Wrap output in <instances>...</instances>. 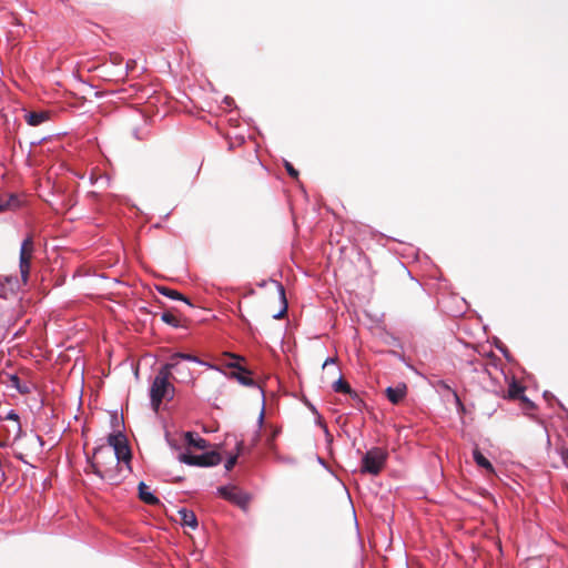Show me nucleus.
Here are the masks:
<instances>
[{
  "label": "nucleus",
  "mask_w": 568,
  "mask_h": 568,
  "mask_svg": "<svg viewBox=\"0 0 568 568\" xmlns=\"http://www.w3.org/2000/svg\"><path fill=\"white\" fill-rule=\"evenodd\" d=\"M184 439L187 443V445L193 446L197 449H205L209 446V443L204 438L196 436L192 432H186L184 434Z\"/></svg>",
  "instance_id": "nucleus-17"
},
{
  "label": "nucleus",
  "mask_w": 568,
  "mask_h": 568,
  "mask_svg": "<svg viewBox=\"0 0 568 568\" xmlns=\"http://www.w3.org/2000/svg\"><path fill=\"white\" fill-rule=\"evenodd\" d=\"M17 457H18L19 459L23 460V458H22V455H21V454L17 455Z\"/></svg>",
  "instance_id": "nucleus-37"
},
{
  "label": "nucleus",
  "mask_w": 568,
  "mask_h": 568,
  "mask_svg": "<svg viewBox=\"0 0 568 568\" xmlns=\"http://www.w3.org/2000/svg\"><path fill=\"white\" fill-rule=\"evenodd\" d=\"M264 419V413L262 412L261 415H260V423H262Z\"/></svg>",
  "instance_id": "nucleus-35"
},
{
  "label": "nucleus",
  "mask_w": 568,
  "mask_h": 568,
  "mask_svg": "<svg viewBox=\"0 0 568 568\" xmlns=\"http://www.w3.org/2000/svg\"><path fill=\"white\" fill-rule=\"evenodd\" d=\"M227 356L232 357V358H235V359H239L240 357L239 356H235L234 354H226Z\"/></svg>",
  "instance_id": "nucleus-34"
},
{
  "label": "nucleus",
  "mask_w": 568,
  "mask_h": 568,
  "mask_svg": "<svg viewBox=\"0 0 568 568\" xmlns=\"http://www.w3.org/2000/svg\"><path fill=\"white\" fill-rule=\"evenodd\" d=\"M21 206V201L16 194L0 197V212L13 211Z\"/></svg>",
  "instance_id": "nucleus-11"
},
{
  "label": "nucleus",
  "mask_w": 568,
  "mask_h": 568,
  "mask_svg": "<svg viewBox=\"0 0 568 568\" xmlns=\"http://www.w3.org/2000/svg\"><path fill=\"white\" fill-rule=\"evenodd\" d=\"M504 397L511 400H519L527 409H531L535 406L534 403L526 397L525 387L514 377L509 382L507 394L504 395Z\"/></svg>",
  "instance_id": "nucleus-8"
},
{
  "label": "nucleus",
  "mask_w": 568,
  "mask_h": 568,
  "mask_svg": "<svg viewBox=\"0 0 568 568\" xmlns=\"http://www.w3.org/2000/svg\"><path fill=\"white\" fill-rule=\"evenodd\" d=\"M1 420H6L9 423H20L19 415L14 410L8 412L4 416L0 415Z\"/></svg>",
  "instance_id": "nucleus-23"
},
{
  "label": "nucleus",
  "mask_w": 568,
  "mask_h": 568,
  "mask_svg": "<svg viewBox=\"0 0 568 568\" xmlns=\"http://www.w3.org/2000/svg\"><path fill=\"white\" fill-rule=\"evenodd\" d=\"M32 253L33 241L31 237H27L23 240L20 248V273L24 284H27L29 278Z\"/></svg>",
  "instance_id": "nucleus-7"
},
{
  "label": "nucleus",
  "mask_w": 568,
  "mask_h": 568,
  "mask_svg": "<svg viewBox=\"0 0 568 568\" xmlns=\"http://www.w3.org/2000/svg\"><path fill=\"white\" fill-rule=\"evenodd\" d=\"M180 520L183 526L195 529L197 527V519L194 511L189 510L186 508H182L179 510Z\"/></svg>",
  "instance_id": "nucleus-14"
},
{
  "label": "nucleus",
  "mask_w": 568,
  "mask_h": 568,
  "mask_svg": "<svg viewBox=\"0 0 568 568\" xmlns=\"http://www.w3.org/2000/svg\"><path fill=\"white\" fill-rule=\"evenodd\" d=\"M11 386L17 388L18 392L22 395L29 394L31 392V387L29 384H22L20 378L17 375H10Z\"/></svg>",
  "instance_id": "nucleus-19"
},
{
  "label": "nucleus",
  "mask_w": 568,
  "mask_h": 568,
  "mask_svg": "<svg viewBox=\"0 0 568 568\" xmlns=\"http://www.w3.org/2000/svg\"><path fill=\"white\" fill-rule=\"evenodd\" d=\"M452 393H453V395H454V398H455L456 404H457L460 408H463L464 406H463V403H462V400H460V398H459L458 394H457L455 390H452Z\"/></svg>",
  "instance_id": "nucleus-30"
},
{
  "label": "nucleus",
  "mask_w": 568,
  "mask_h": 568,
  "mask_svg": "<svg viewBox=\"0 0 568 568\" xmlns=\"http://www.w3.org/2000/svg\"><path fill=\"white\" fill-rule=\"evenodd\" d=\"M179 373H181L183 375V377L187 378L191 376V372L189 368H186L185 371L184 369H179V366L175 368Z\"/></svg>",
  "instance_id": "nucleus-29"
},
{
  "label": "nucleus",
  "mask_w": 568,
  "mask_h": 568,
  "mask_svg": "<svg viewBox=\"0 0 568 568\" xmlns=\"http://www.w3.org/2000/svg\"><path fill=\"white\" fill-rule=\"evenodd\" d=\"M179 460L191 466L210 467L219 465L222 456L217 452H207L202 455L181 454Z\"/></svg>",
  "instance_id": "nucleus-5"
},
{
  "label": "nucleus",
  "mask_w": 568,
  "mask_h": 568,
  "mask_svg": "<svg viewBox=\"0 0 568 568\" xmlns=\"http://www.w3.org/2000/svg\"><path fill=\"white\" fill-rule=\"evenodd\" d=\"M106 455L110 464L114 463V458L112 456V452L110 448L105 447V445H101L97 447L93 452V460L90 462V467L92 471L98 475L102 479L113 480L115 476L113 475V468L106 467V463H102L99 459V456Z\"/></svg>",
  "instance_id": "nucleus-4"
},
{
  "label": "nucleus",
  "mask_w": 568,
  "mask_h": 568,
  "mask_svg": "<svg viewBox=\"0 0 568 568\" xmlns=\"http://www.w3.org/2000/svg\"><path fill=\"white\" fill-rule=\"evenodd\" d=\"M562 462L565 466L568 468V450L562 453Z\"/></svg>",
  "instance_id": "nucleus-32"
},
{
  "label": "nucleus",
  "mask_w": 568,
  "mask_h": 568,
  "mask_svg": "<svg viewBox=\"0 0 568 568\" xmlns=\"http://www.w3.org/2000/svg\"><path fill=\"white\" fill-rule=\"evenodd\" d=\"M161 320L164 323H166L168 325H171L173 327L180 326V318L172 311H166V312L162 313Z\"/></svg>",
  "instance_id": "nucleus-20"
},
{
  "label": "nucleus",
  "mask_w": 568,
  "mask_h": 568,
  "mask_svg": "<svg viewBox=\"0 0 568 568\" xmlns=\"http://www.w3.org/2000/svg\"><path fill=\"white\" fill-rule=\"evenodd\" d=\"M99 459L102 462V463H106V467H112L113 468V473L115 471V467H114V464H110L106 455H103V456H99Z\"/></svg>",
  "instance_id": "nucleus-28"
},
{
  "label": "nucleus",
  "mask_w": 568,
  "mask_h": 568,
  "mask_svg": "<svg viewBox=\"0 0 568 568\" xmlns=\"http://www.w3.org/2000/svg\"><path fill=\"white\" fill-rule=\"evenodd\" d=\"M335 362H336V359H335V358H333V357H328V358L324 362V364H323V368H325V367H326V366H328L329 364H334Z\"/></svg>",
  "instance_id": "nucleus-31"
},
{
  "label": "nucleus",
  "mask_w": 568,
  "mask_h": 568,
  "mask_svg": "<svg viewBox=\"0 0 568 568\" xmlns=\"http://www.w3.org/2000/svg\"><path fill=\"white\" fill-rule=\"evenodd\" d=\"M349 396L353 402V407H355L356 409H362V407L364 406V402L359 398L358 394L356 392H353Z\"/></svg>",
  "instance_id": "nucleus-25"
},
{
  "label": "nucleus",
  "mask_w": 568,
  "mask_h": 568,
  "mask_svg": "<svg viewBox=\"0 0 568 568\" xmlns=\"http://www.w3.org/2000/svg\"><path fill=\"white\" fill-rule=\"evenodd\" d=\"M473 457H474V460L475 463L484 468L486 471L488 473H495V469L491 465V463L480 453V450L478 448H475L473 450Z\"/></svg>",
  "instance_id": "nucleus-18"
},
{
  "label": "nucleus",
  "mask_w": 568,
  "mask_h": 568,
  "mask_svg": "<svg viewBox=\"0 0 568 568\" xmlns=\"http://www.w3.org/2000/svg\"><path fill=\"white\" fill-rule=\"evenodd\" d=\"M180 359L190 361V362H199L197 357L192 354L186 353H174L168 363H178L180 364Z\"/></svg>",
  "instance_id": "nucleus-22"
},
{
  "label": "nucleus",
  "mask_w": 568,
  "mask_h": 568,
  "mask_svg": "<svg viewBox=\"0 0 568 568\" xmlns=\"http://www.w3.org/2000/svg\"><path fill=\"white\" fill-rule=\"evenodd\" d=\"M90 195H91L92 197H95V196H97V193H95V192H92V193H90Z\"/></svg>",
  "instance_id": "nucleus-36"
},
{
  "label": "nucleus",
  "mask_w": 568,
  "mask_h": 568,
  "mask_svg": "<svg viewBox=\"0 0 568 568\" xmlns=\"http://www.w3.org/2000/svg\"><path fill=\"white\" fill-rule=\"evenodd\" d=\"M227 367L234 368L235 371L231 373V376L235 378L239 383L244 386L253 387L255 386V381L250 377L251 372L245 367L241 366L237 362L229 363Z\"/></svg>",
  "instance_id": "nucleus-9"
},
{
  "label": "nucleus",
  "mask_w": 568,
  "mask_h": 568,
  "mask_svg": "<svg viewBox=\"0 0 568 568\" xmlns=\"http://www.w3.org/2000/svg\"><path fill=\"white\" fill-rule=\"evenodd\" d=\"M176 367L178 363H165L158 371L151 384L150 400L155 413L159 412L160 406L164 400L170 402L174 398L175 387L172 382V379H174L172 371Z\"/></svg>",
  "instance_id": "nucleus-1"
},
{
  "label": "nucleus",
  "mask_w": 568,
  "mask_h": 568,
  "mask_svg": "<svg viewBox=\"0 0 568 568\" xmlns=\"http://www.w3.org/2000/svg\"><path fill=\"white\" fill-rule=\"evenodd\" d=\"M156 290L160 294H162L171 300L183 301L187 305L192 306V303L190 302V300L176 290H173V288H170L166 286H156Z\"/></svg>",
  "instance_id": "nucleus-15"
},
{
  "label": "nucleus",
  "mask_w": 568,
  "mask_h": 568,
  "mask_svg": "<svg viewBox=\"0 0 568 568\" xmlns=\"http://www.w3.org/2000/svg\"><path fill=\"white\" fill-rule=\"evenodd\" d=\"M285 169L290 176L297 178L298 171L294 169V166L290 162H285Z\"/></svg>",
  "instance_id": "nucleus-26"
},
{
  "label": "nucleus",
  "mask_w": 568,
  "mask_h": 568,
  "mask_svg": "<svg viewBox=\"0 0 568 568\" xmlns=\"http://www.w3.org/2000/svg\"><path fill=\"white\" fill-rule=\"evenodd\" d=\"M26 122L31 126H38L49 119V113L44 111L29 112L24 115Z\"/></svg>",
  "instance_id": "nucleus-16"
},
{
  "label": "nucleus",
  "mask_w": 568,
  "mask_h": 568,
  "mask_svg": "<svg viewBox=\"0 0 568 568\" xmlns=\"http://www.w3.org/2000/svg\"><path fill=\"white\" fill-rule=\"evenodd\" d=\"M236 460H237V456H236V455H235V456H231V457L226 460V463H225V469H226V470H231V469L235 466Z\"/></svg>",
  "instance_id": "nucleus-27"
},
{
  "label": "nucleus",
  "mask_w": 568,
  "mask_h": 568,
  "mask_svg": "<svg viewBox=\"0 0 568 568\" xmlns=\"http://www.w3.org/2000/svg\"><path fill=\"white\" fill-rule=\"evenodd\" d=\"M386 396L393 404H398L407 393V387L405 384L398 385L396 387H387Z\"/></svg>",
  "instance_id": "nucleus-10"
},
{
  "label": "nucleus",
  "mask_w": 568,
  "mask_h": 568,
  "mask_svg": "<svg viewBox=\"0 0 568 568\" xmlns=\"http://www.w3.org/2000/svg\"><path fill=\"white\" fill-rule=\"evenodd\" d=\"M221 497L246 510L251 498L247 494L240 490L237 487L222 486L217 489Z\"/></svg>",
  "instance_id": "nucleus-6"
},
{
  "label": "nucleus",
  "mask_w": 568,
  "mask_h": 568,
  "mask_svg": "<svg viewBox=\"0 0 568 568\" xmlns=\"http://www.w3.org/2000/svg\"><path fill=\"white\" fill-rule=\"evenodd\" d=\"M333 389L336 392V393H344V394H348L351 395L354 390L351 388L349 384L343 379V378H338L334 384H333Z\"/></svg>",
  "instance_id": "nucleus-21"
},
{
  "label": "nucleus",
  "mask_w": 568,
  "mask_h": 568,
  "mask_svg": "<svg viewBox=\"0 0 568 568\" xmlns=\"http://www.w3.org/2000/svg\"><path fill=\"white\" fill-rule=\"evenodd\" d=\"M3 429L7 433L4 442L0 443L1 446H6L10 439L16 442L20 438L22 433L21 423H10L9 426H3Z\"/></svg>",
  "instance_id": "nucleus-12"
},
{
  "label": "nucleus",
  "mask_w": 568,
  "mask_h": 568,
  "mask_svg": "<svg viewBox=\"0 0 568 568\" xmlns=\"http://www.w3.org/2000/svg\"><path fill=\"white\" fill-rule=\"evenodd\" d=\"M388 457L387 450L381 447H373L362 458V473L378 475L385 467Z\"/></svg>",
  "instance_id": "nucleus-2"
},
{
  "label": "nucleus",
  "mask_w": 568,
  "mask_h": 568,
  "mask_svg": "<svg viewBox=\"0 0 568 568\" xmlns=\"http://www.w3.org/2000/svg\"><path fill=\"white\" fill-rule=\"evenodd\" d=\"M242 448H243V442L237 443V450L241 452Z\"/></svg>",
  "instance_id": "nucleus-33"
},
{
  "label": "nucleus",
  "mask_w": 568,
  "mask_h": 568,
  "mask_svg": "<svg viewBox=\"0 0 568 568\" xmlns=\"http://www.w3.org/2000/svg\"><path fill=\"white\" fill-rule=\"evenodd\" d=\"M139 497L142 501H144L145 504L148 505H158L160 504V500L158 497H155L151 491H150V487L141 481L139 484Z\"/></svg>",
  "instance_id": "nucleus-13"
},
{
  "label": "nucleus",
  "mask_w": 568,
  "mask_h": 568,
  "mask_svg": "<svg viewBox=\"0 0 568 568\" xmlns=\"http://www.w3.org/2000/svg\"><path fill=\"white\" fill-rule=\"evenodd\" d=\"M278 292H280L281 298L284 302V307H283V310L278 314L274 315L275 318L283 317L284 314L286 313V310H287V304H286V300H285V291H284V287L282 285H278Z\"/></svg>",
  "instance_id": "nucleus-24"
},
{
  "label": "nucleus",
  "mask_w": 568,
  "mask_h": 568,
  "mask_svg": "<svg viewBox=\"0 0 568 568\" xmlns=\"http://www.w3.org/2000/svg\"><path fill=\"white\" fill-rule=\"evenodd\" d=\"M105 447L110 448L112 452V456L114 458L113 464L115 468H118L121 460L125 463L131 460L132 455L128 445V440L121 432L110 434L108 436V445Z\"/></svg>",
  "instance_id": "nucleus-3"
}]
</instances>
